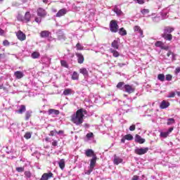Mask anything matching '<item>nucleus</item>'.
I'll return each mask as SVG.
<instances>
[{
  "instance_id": "53",
  "label": "nucleus",
  "mask_w": 180,
  "mask_h": 180,
  "mask_svg": "<svg viewBox=\"0 0 180 180\" xmlns=\"http://www.w3.org/2000/svg\"><path fill=\"white\" fill-rule=\"evenodd\" d=\"M94 169V168L90 167V168H89V170L87 171L86 174L87 175H90V174H91V172H93Z\"/></svg>"
},
{
  "instance_id": "44",
  "label": "nucleus",
  "mask_w": 180,
  "mask_h": 180,
  "mask_svg": "<svg viewBox=\"0 0 180 180\" xmlns=\"http://www.w3.org/2000/svg\"><path fill=\"white\" fill-rule=\"evenodd\" d=\"M6 57V53H0V62H1L2 60L5 59Z\"/></svg>"
},
{
  "instance_id": "23",
  "label": "nucleus",
  "mask_w": 180,
  "mask_h": 180,
  "mask_svg": "<svg viewBox=\"0 0 180 180\" xmlns=\"http://www.w3.org/2000/svg\"><path fill=\"white\" fill-rule=\"evenodd\" d=\"M80 74L83 75L84 77L89 76V72L86 68H81L79 70Z\"/></svg>"
},
{
  "instance_id": "35",
  "label": "nucleus",
  "mask_w": 180,
  "mask_h": 180,
  "mask_svg": "<svg viewBox=\"0 0 180 180\" xmlns=\"http://www.w3.org/2000/svg\"><path fill=\"white\" fill-rule=\"evenodd\" d=\"M175 123V120L173 118H170L167 120V126H171L172 124Z\"/></svg>"
},
{
  "instance_id": "42",
  "label": "nucleus",
  "mask_w": 180,
  "mask_h": 180,
  "mask_svg": "<svg viewBox=\"0 0 180 180\" xmlns=\"http://www.w3.org/2000/svg\"><path fill=\"white\" fill-rule=\"evenodd\" d=\"M76 47H77V51H83L84 50V46H81V44L79 43L77 44Z\"/></svg>"
},
{
  "instance_id": "18",
  "label": "nucleus",
  "mask_w": 180,
  "mask_h": 180,
  "mask_svg": "<svg viewBox=\"0 0 180 180\" xmlns=\"http://www.w3.org/2000/svg\"><path fill=\"white\" fill-rule=\"evenodd\" d=\"M109 52L112 54V57L117 58L120 57V54L117 51L114 50L113 49H109Z\"/></svg>"
},
{
  "instance_id": "34",
  "label": "nucleus",
  "mask_w": 180,
  "mask_h": 180,
  "mask_svg": "<svg viewBox=\"0 0 180 180\" xmlns=\"http://www.w3.org/2000/svg\"><path fill=\"white\" fill-rule=\"evenodd\" d=\"M60 63H61L62 67L68 68V64L67 61H65V60H62L61 61H60Z\"/></svg>"
},
{
  "instance_id": "21",
  "label": "nucleus",
  "mask_w": 180,
  "mask_h": 180,
  "mask_svg": "<svg viewBox=\"0 0 180 180\" xmlns=\"http://www.w3.org/2000/svg\"><path fill=\"white\" fill-rule=\"evenodd\" d=\"M74 93L73 90L72 89H65V91H63V94L65 96L71 95Z\"/></svg>"
},
{
  "instance_id": "55",
  "label": "nucleus",
  "mask_w": 180,
  "mask_h": 180,
  "mask_svg": "<svg viewBox=\"0 0 180 180\" xmlns=\"http://www.w3.org/2000/svg\"><path fill=\"white\" fill-rule=\"evenodd\" d=\"M52 146L53 147H57L58 146V141H56V140L53 141Z\"/></svg>"
},
{
  "instance_id": "8",
  "label": "nucleus",
  "mask_w": 180,
  "mask_h": 180,
  "mask_svg": "<svg viewBox=\"0 0 180 180\" xmlns=\"http://www.w3.org/2000/svg\"><path fill=\"white\" fill-rule=\"evenodd\" d=\"M148 151V148H140L135 149V153L139 155H142L147 153Z\"/></svg>"
},
{
  "instance_id": "24",
  "label": "nucleus",
  "mask_w": 180,
  "mask_h": 180,
  "mask_svg": "<svg viewBox=\"0 0 180 180\" xmlns=\"http://www.w3.org/2000/svg\"><path fill=\"white\" fill-rule=\"evenodd\" d=\"M58 165H59L60 169L63 170L65 167V160L64 159L60 160V161L58 162Z\"/></svg>"
},
{
  "instance_id": "50",
  "label": "nucleus",
  "mask_w": 180,
  "mask_h": 180,
  "mask_svg": "<svg viewBox=\"0 0 180 180\" xmlns=\"http://www.w3.org/2000/svg\"><path fill=\"white\" fill-rule=\"evenodd\" d=\"M135 129H136L135 124H132V126L129 127V131H135Z\"/></svg>"
},
{
  "instance_id": "43",
  "label": "nucleus",
  "mask_w": 180,
  "mask_h": 180,
  "mask_svg": "<svg viewBox=\"0 0 180 180\" xmlns=\"http://www.w3.org/2000/svg\"><path fill=\"white\" fill-rule=\"evenodd\" d=\"M3 45L4 46H9L10 42L6 39L3 41Z\"/></svg>"
},
{
  "instance_id": "51",
  "label": "nucleus",
  "mask_w": 180,
  "mask_h": 180,
  "mask_svg": "<svg viewBox=\"0 0 180 180\" xmlns=\"http://www.w3.org/2000/svg\"><path fill=\"white\" fill-rule=\"evenodd\" d=\"M114 12L117 14H122V11L119 10V8H115Z\"/></svg>"
},
{
  "instance_id": "15",
  "label": "nucleus",
  "mask_w": 180,
  "mask_h": 180,
  "mask_svg": "<svg viewBox=\"0 0 180 180\" xmlns=\"http://www.w3.org/2000/svg\"><path fill=\"white\" fill-rule=\"evenodd\" d=\"M67 14V9L62 8L61 10H59L58 12L56 13V16L57 18H60L62 16H64Z\"/></svg>"
},
{
  "instance_id": "16",
  "label": "nucleus",
  "mask_w": 180,
  "mask_h": 180,
  "mask_svg": "<svg viewBox=\"0 0 180 180\" xmlns=\"http://www.w3.org/2000/svg\"><path fill=\"white\" fill-rule=\"evenodd\" d=\"M134 31H135V32H139L140 34V36L143 38V30H141V27L136 25L135 27H134Z\"/></svg>"
},
{
  "instance_id": "5",
  "label": "nucleus",
  "mask_w": 180,
  "mask_h": 180,
  "mask_svg": "<svg viewBox=\"0 0 180 180\" xmlns=\"http://www.w3.org/2000/svg\"><path fill=\"white\" fill-rule=\"evenodd\" d=\"M37 14L38 17L46 18L47 12L43 7H39L37 10Z\"/></svg>"
},
{
  "instance_id": "64",
  "label": "nucleus",
  "mask_w": 180,
  "mask_h": 180,
  "mask_svg": "<svg viewBox=\"0 0 180 180\" xmlns=\"http://www.w3.org/2000/svg\"><path fill=\"white\" fill-rule=\"evenodd\" d=\"M171 56H172V59H173V60H175L176 59H175V58H176V54L174 53L172 55H171Z\"/></svg>"
},
{
  "instance_id": "28",
  "label": "nucleus",
  "mask_w": 180,
  "mask_h": 180,
  "mask_svg": "<svg viewBox=\"0 0 180 180\" xmlns=\"http://www.w3.org/2000/svg\"><path fill=\"white\" fill-rule=\"evenodd\" d=\"M31 57L32 59H37L40 57V53L34 51L32 53Z\"/></svg>"
},
{
  "instance_id": "58",
  "label": "nucleus",
  "mask_w": 180,
  "mask_h": 180,
  "mask_svg": "<svg viewBox=\"0 0 180 180\" xmlns=\"http://www.w3.org/2000/svg\"><path fill=\"white\" fill-rule=\"evenodd\" d=\"M56 133L57 134H64V131L60 130V131H56Z\"/></svg>"
},
{
  "instance_id": "48",
  "label": "nucleus",
  "mask_w": 180,
  "mask_h": 180,
  "mask_svg": "<svg viewBox=\"0 0 180 180\" xmlns=\"http://www.w3.org/2000/svg\"><path fill=\"white\" fill-rule=\"evenodd\" d=\"M175 95H176L175 92H171V93H169V95L167 96V98H174Z\"/></svg>"
},
{
  "instance_id": "9",
  "label": "nucleus",
  "mask_w": 180,
  "mask_h": 180,
  "mask_svg": "<svg viewBox=\"0 0 180 180\" xmlns=\"http://www.w3.org/2000/svg\"><path fill=\"white\" fill-rule=\"evenodd\" d=\"M84 155H86V157L91 158H96V153H94V150L92 149H87L84 150Z\"/></svg>"
},
{
  "instance_id": "59",
  "label": "nucleus",
  "mask_w": 180,
  "mask_h": 180,
  "mask_svg": "<svg viewBox=\"0 0 180 180\" xmlns=\"http://www.w3.org/2000/svg\"><path fill=\"white\" fill-rule=\"evenodd\" d=\"M139 176L137 175H135L133 176L132 180H139Z\"/></svg>"
},
{
  "instance_id": "33",
  "label": "nucleus",
  "mask_w": 180,
  "mask_h": 180,
  "mask_svg": "<svg viewBox=\"0 0 180 180\" xmlns=\"http://www.w3.org/2000/svg\"><path fill=\"white\" fill-rule=\"evenodd\" d=\"M158 79L161 82H164L165 81V75H164L163 74L158 75Z\"/></svg>"
},
{
  "instance_id": "13",
  "label": "nucleus",
  "mask_w": 180,
  "mask_h": 180,
  "mask_svg": "<svg viewBox=\"0 0 180 180\" xmlns=\"http://www.w3.org/2000/svg\"><path fill=\"white\" fill-rule=\"evenodd\" d=\"M146 141V139L143 138H141V136H139V134H136L135 136V142L138 143L139 144H143Z\"/></svg>"
},
{
  "instance_id": "20",
  "label": "nucleus",
  "mask_w": 180,
  "mask_h": 180,
  "mask_svg": "<svg viewBox=\"0 0 180 180\" xmlns=\"http://www.w3.org/2000/svg\"><path fill=\"white\" fill-rule=\"evenodd\" d=\"M53 114L55 115H58L60 114V112L58 110H55V109H49L48 110V115H51Z\"/></svg>"
},
{
  "instance_id": "12",
  "label": "nucleus",
  "mask_w": 180,
  "mask_h": 180,
  "mask_svg": "<svg viewBox=\"0 0 180 180\" xmlns=\"http://www.w3.org/2000/svg\"><path fill=\"white\" fill-rule=\"evenodd\" d=\"M171 105V103L166 100L162 101L160 105V109H167Z\"/></svg>"
},
{
  "instance_id": "41",
  "label": "nucleus",
  "mask_w": 180,
  "mask_h": 180,
  "mask_svg": "<svg viewBox=\"0 0 180 180\" xmlns=\"http://www.w3.org/2000/svg\"><path fill=\"white\" fill-rule=\"evenodd\" d=\"M124 84H125L123 82H118V84H117V88L119 89H122V86H125Z\"/></svg>"
},
{
  "instance_id": "57",
  "label": "nucleus",
  "mask_w": 180,
  "mask_h": 180,
  "mask_svg": "<svg viewBox=\"0 0 180 180\" xmlns=\"http://www.w3.org/2000/svg\"><path fill=\"white\" fill-rule=\"evenodd\" d=\"M179 72H180V67H177V68L175 69V74H176V75H178Z\"/></svg>"
},
{
  "instance_id": "61",
  "label": "nucleus",
  "mask_w": 180,
  "mask_h": 180,
  "mask_svg": "<svg viewBox=\"0 0 180 180\" xmlns=\"http://www.w3.org/2000/svg\"><path fill=\"white\" fill-rule=\"evenodd\" d=\"M5 34V31L0 28V36H3Z\"/></svg>"
},
{
  "instance_id": "62",
  "label": "nucleus",
  "mask_w": 180,
  "mask_h": 180,
  "mask_svg": "<svg viewBox=\"0 0 180 180\" xmlns=\"http://www.w3.org/2000/svg\"><path fill=\"white\" fill-rule=\"evenodd\" d=\"M173 129H174V128H173V127H171V128H169V130H168L167 131H166V132L170 134V133L172 132Z\"/></svg>"
},
{
  "instance_id": "36",
  "label": "nucleus",
  "mask_w": 180,
  "mask_h": 180,
  "mask_svg": "<svg viewBox=\"0 0 180 180\" xmlns=\"http://www.w3.org/2000/svg\"><path fill=\"white\" fill-rule=\"evenodd\" d=\"M32 176V173L30 171H25V177L26 179H30Z\"/></svg>"
},
{
  "instance_id": "26",
  "label": "nucleus",
  "mask_w": 180,
  "mask_h": 180,
  "mask_svg": "<svg viewBox=\"0 0 180 180\" xmlns=\"http://www.w3.org/2000/svg\"><path fill=\"white\" fill-rule=\"evenodd\" d=\"M111 47L114 48V49L117 50L119 49V42H117V41L114 40L112 41V44H111Z\"/></svg>"
},
{
  "instance_id": "27",
  "label": "nucleus",
  "mask_w": 180,
  "mask_h": 180,
  "mask_svg": "<svg viewBox=\"0 0 180 180\" xmlns=\"http://www.w3.org/2000/svg\"><path fill=\"white\" fill-rule=\"evenodd\" d=\"M32 111L29 110V111H26L25 114V121H28L30 120V117H32Z\"/></svg>"
},
{
  "instance_id": "7",
  "label": "nucleus",
  "mask_w": 180,
  "mask_h": 180,
  "mask_svg": "<svg viewBox=\"0 0 180 180\" xmlns=\"http://www.w3.org/2000/svg\"><path fill=\"white\" fill-rule=\"evenodd\" d=\"M15 36L17 37V39L21 41H23L27 39V36L21 30L17 31L15 32Z\"/></svg>"
},
{
  "instance_id": "3",
  "label": "nucleus",
  "mask_w": 180,
  "mask_h": 180,
  "mask_svg": "<svg viewBox=\"0 0 180 180\" xmlns=\"http://www.w3.org/2000/svg\"><path fill=\"white\" fill-rule=\"evenodd\" d=\"M17 20L28 23L31 21V13L30 11H27L25 13V16L21 14L17 15Z\"/></svg>"
},
{
  "instance_id": "29",
  "label": "nucleus",
  "mask_w": 180,
  "mask_h": 180,
  "mask_svg": "<svg viewBox=\"0 0 180 180\" xmlns=\"http://www.w3.org/2000/svg\"><path fill=\"white\" fill-rule=\"evenodd\" d=\"M118 33L120 34V36H126L127 35V31L125 29H124V27L120 28Z\"/></svg>"
},
{
  "instance_id": "63",
  "label": "nucleus",
  "mask_w": 180,
  "mask_h": 180,
  "mask_svg": "<svg viewBox=\"0 0 180 180\" xmlns=\"http://www.w3.org/2000/svg\"><path fill=\"white\" fill-rule=\"evenodd\" d=\"M126 140H127V139H126L124 137L122 138V139H121V143H124Z\"/></svg>"
},
{
  "instance_id": "56",
  "label": "nucleus",
  "mask_w": 180,
  "mask_h": 180,
  "mask_svg": "<svg viewBox=\"0 0 180 180\" xmlns=\"http://www.w3.org/2000/svg\"><path fill=\"white\" fill-rule=\"evenodd\" d=\"M78 110H81L82 111V114H84V115H86L87 114L86 110L83 109V108H80Z\"/></svg>"
},
{
  "instance_id": "31",
  "label": "nucleus",
  "mask_w": 180,
  "mask_h": 180,
  "mask_svg": "<svg viewBox=\"0 0 180 180\" xmlns=\"http://www.w3.org/2000/svg\"><path fill=\"white\" fill-rule=\"evenodd\" d=\"M31 136H32V132H30V131L26 132V133L25 134V136H24V137H25V139L26 140L30 139H31Z\"/></svg>"
},
{
  "instance_id": "4",
  "label": "nucleus",
  "mask_w": 180,
  "mask_h": 180,
  "mask_svg": "<svg viewBox=\"0 0 180 180\" xmlns=\"http://www.w3.org/2000/svg\"><path fill=\"white\" fill-rule=\"evenodd\" d=\"M109 27L110 29L111 32L117 33L119 30V25L117 23L116 20H111L110 24L109 25Z\"/></svg>"
},
{
  "instance_id": "39",
  "label": "nucleus",
  "mask_w": 180,
  "mask_h": 180,
  "mask_svg": "<svg viewBox=\"0 0 180 180\" xmlns=\"http://www.w3.org/2000/svg\"><path fill=\"white\" fill-rule=\"evenodd\" d=\"M15 170L17 171V172L21 173L25 171V167H17L15 168Z\"/></svg>"
},
{
  "instance_id": "19",
  "label": "nucleus",
  "mask_w": 180,
  "mask_h": 180,
  "mask_svg": "<svg viewBox=\"0 0 180 180\" xmlns=\"http://www.w3.org/2000/svg\"><path fill=\"white\" fill-rule=\"evenodd\" d=\"M14 76H15L16 79H20L21 78H23L24 74L22 72L16 71L14 72Z\"/></svg>"
},
{
  "instance_id": "38",
  "label": "nucleus",
  "mask_w": 180,
  "mask_h": 180,
  "mask_svg": "<svg viewBox=\"0 0 180 180\" xmlns=\"http://www.w3.org/2000/svg\"><path fill=\"white\" fill-rule=\"evenodd\" d=\"M123 138H124V139H127L128 141H131L133 140V136L130 134H127L126 136H124Z\"/></svg>"
},
{
  "instance_id": "40",
  "label": "nucleus",
  "mask_w": 180,
  "mask_h": 180,
  "mask_svg": "<svg viewBox=\"0 0 180 180\" xmlns=\"http://www.w3.org/2000/svg\"><path fill=\"white\" fill-rule=\"evenodd\" d=\"M42 18H44L43 17H35L34 21H35V22H37L38 24L41 23Z\"/></svg>"
},
{
  "instance_id": "30",
  "label": "nucleus",
  "mask_w": 180,
  "mask_h": 180,
  "mask_svg": "<svg viewBox=\"0 0 180 180\" xmlns=\"http://www.w3.org/2000/svg\"><path fill=\"white\" fill-rule=\"evenodd\" d=\"M72 79L74 81L79 80V74H77V72H73V75H72Z\"/></svg>"
},
{
  "instance_id": "47",
  "label": "nucleus",
  "mask_w": 180,
  "mask_h": 180,
  "mask_svg": "<svg viewBox=\"0 0 180 180\" xmlns=\"http://www.w3.org/2000/svg\"><path fill=\"white\" fill-rule=\"evenodd\" d=\"M93 136H94V134L92 132L86 134V138L87 139L93 138Z\"/></svg>"
},
{
  "instance_id": "25",
  "label": "nucleus",
  "mask_w": 180,
  "mask_h": 180,
  "mask_svg": "<svg viewBox=\"0 0 180 180\" xmlns=\"http://www.w3.org/2000/svg\"><path fill=\"white\" fill-rule=\"evenodd\" d=\"M96 163V158H92L90 160V168L94 169Z\"/></svg>"
},
{
  "instance_id": "17",
  "label": "nucleus",
  "mask_w": 180,
  "mask_h": 180,
  "mask_svg": "<svg viewBox=\"0 0 180 180\" xmlns=\"http://www.w3.org/2000/svg\"><path fill=\"white\" fill-rule=\"evenodd\" d=\"M51 33L49 31L44 30L41 31L40 37L41 38H48Z\"/></svg>"
},
{
  "instance_id": "45",
  "label": "nucleus",
  "mask_w": 180,
  "mask_h": 180,
  "mask_svg": "<svg viewBox=\"0 0 180 180\" xmlns=\"http://www.w3.org/2000/svg\"><path fill=\"white\" fill-rule=\"evenodd\" d=\"M150 13V10L148 9H143L141 11V13L145 15V14H148Z\"/></svg>"
},
{
  "instance_id": "46",
  "label": "nucleus",
  "mask_w": 180,
  "mask_h": 180,
  "mask_svg": "<svg viewBox=\"0 0 180 180\" xmlns=\"http://www.w3.org/2000/svg\"><path fill=\"white\" fill-rule=\"evenodd\" d=\"M165 78H166V80H167V81H172V75H167Z\"/></svg>"
},
{
  "instance_id": "37",
  "label": "nucleus",
  "mask_w": 180,
  "mask_h": 180,
  "mask_svg": "<svg viewBox=\"0 0 180 180\" xmlns=\"http://www.w3.org/2000/svg\"><path fill=\"white\" fill-rule=\"evenodd\" d=\"M164 46V44L162 41H158L157 42L155 43V47H162Z\"/></svg>"
},
{
  "instance_id": "54",
  "label": "nucleus",
  "mask_w": 180,
  "mask_h": 180,
  "mask_svg": "<svg viewBox=\"0 0 180 180\" xmlns=\"http://www.w3.org/2000/svg\"><path fill=\"white\" fill-rule=\"evenodd\" d=\"M174 53L172 52V51H168L167 53V57H170Z\"/></svg>"
},
{
  "instance_id": "60",
  "label": "nucleus",
  "mask_w": 180,
  "mask_h": 180,
  "mask_svg": "<svg viewBox=\"0 0 180 180\" xmlns=\"http://www.w3.org/2000/svg\"><path fill=\"white\" fill-rule=\"evenodd\" d=\"M118 65V67H120V68H122V67H124V66H125L126 65V64L125 63H118L117 64Z\"/></svg>"
},
{
  "instance_id": "10",
  "label": "nucleus",
  "mask_w": 180,
  "mask_h": 180,
  "mask_svg": "<svg viewBox=\"0 0 180 180\" xmlns=\"http://www.w3.org/2000/svg\"><path fill=\"white\" fill-rule=\"evenodd\" d=\"M54 174L51 172L48 173H44L43 175H41V177L40 180H49L51 178H53Z\"/></svg>"
},
{
  "instance_id": "11",
  "label": "nucleus",
  "mask_w": 180,
  "mask_h": 180,
  "mask_svg": "<svg viewBox=\"0 0 180 180\" xmlns=\"http://www.w3.org/2000/svg\"><path fill=\"white\" fill-rule=\"evenodd\" d=\"M75 56H77V58L78 64H83L84 61L85 60V58H84L82 53H75Z\"/></svg>"
},
{
  "instance_id": "6",
  "label": "nucleus",
  "mask_w": 180,
  "mask_h": 180,
  "mask_svg": "<svg viewBox=\"0 0 180 180\" xmlns=\"http://www.w3.org/2000/svg\"><path fill=\"white\" fill-rule=\"evenodd\" d=\"M123 91L128 93V94H131L132 93H134L135 87L129 84H124V86H123Z\"/></svg>"
},
{
  "instance_id": "14",
  "label": "nucleus",
  "mask_w": 180,
  "mask_h": 180,
  "mask_svg": "<svg viewBox=\"0 0 180 180\" xmlns=\"http://www.w3.org/2000/svg\"><path fill=\"white\" fill-rule=\"evenodd\" d=\"M123 162V160L119 157L117 156V155H114V160H112V162L115 165H119L120 164H122Z\"/></svg>"
},
{
  "instance_id": "1",
  "label": "nucleus",
  "mask_w": 180,
  "mask_h": 180,
  "mask_svg": "<svg viewBox=\"0 0 180 180\" xmlns=\"http://www.w3.org/2000/svg\"><path fill=\"white\" fill-rule=\"evenodd\" d=\"M84 117L85 115L82 114L81 110H77L74 115H72L70 121L77 126H81L84 122Z\"/></svg>"
},
{
  "instance_id": "22",
  "label": "nucleus",
  "mask_w": 180,
  "mask_h": 180,
  "mask_svg": "<svg viewBox=\"0 0 180 180\" xmlns=\"http://www.w3.org/2000/svg\"><path fill=\"white\" fill-rule=\"evenodd\" d=\"M25 110H26L25 105H20V108L18 110L16 111V113L17 114H23V112H25Z\"/></svg>"
},
{
  "instance_id": "49",
  "label": "nucleus",
  "mask_w": 180,
  "mask_h": 180,
  "mask_svg": "<svg viewBox=\"0 0 180 180\" xmlns=\"http://www.w3.org/2000/svg\"><path fill=\"white\" fill-rule=\"evenodd\" d=\"M134 1L138 2L139 5H143L144 4V0H133Z\"/></svg>"
},
{
  "instance_id": "32",
  "label": "nucleus",
  "mask_w": 180,
  "mask_h": 180,
  "mask_svg": "<svg viewBox=\"0 0 180 180\" xmlns=\"http://www.w3.org/2000/svg\"><path fill=\"white\" fill-rule=\"evenodd\" d=\"M169 135V132H164V131H161L160 132V137L161 138H167L168 136Z\"/></svg>"
},
{
  "instance_id": "52",
  "label": "nucleus",
  "mask_w": 180,
  "mask_h": 180,
  "mask_svg": "<svg viewBox=\"0 0 180 180\" xmlns=\"http://www.w3.org/2000/svg\"><path fill=\"white\" fill-rule=\"evenodd\" d=\"M160 49L162 50H166V51H168L169 49V47L168 46H163L162 47H160Z\"/></svg>"
},
{
  "instance_id": "2",
  "label": "nucleus",
  "mask_w": 180,
  "mask_h": 180,
  "mask_svg": "<svg viewBox=\"0 0 180 180\" xmlns=\"http://www.w3.org/2000/svg\"><path fill=\"white\" fill-rule=\"evenodd\" d=\"M174 31V27L167 26L165 27L164 32L161 34V37L163 38L165 40L171 41L172 40V33Z\"/></svg>"
}]
</instances>
